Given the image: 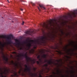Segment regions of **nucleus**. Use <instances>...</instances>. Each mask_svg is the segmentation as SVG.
<instances>
[{
	"label": "nucleus",
	"instance_id": "0eeeda50",
	"mask_svg": "<svg viewBox=\"0 0 77 77\" xmlns=\"http://www.w3.org/2000/svg\"><path fill=\"white\" fill-rule=\"evenodd\" d=\"M25 33L26 34H28V35H29L32 36L33 34L35 33L36 32L34 31H26Z\"/></svg>",
	"mask_w": 77,
	"mask_h": 77
},
{
	"label": "nucleus",
	"instance_id": "c756f323",
	"mask_svg": "<svg viewBox=\"0 0 77 77\" xmlns=\"http://www.w3.org/2000/svg\"><path fill=\"white\" fill-rule=\"evenodd\" d=\"M60 54H63V53H62L61 51L60 52Z\"/></svg>",
	"mask_w": 77,
	"mask_h": 77
},
{
	"label": "nucleus",
	"instance_id": "423d86ee",
	"mask_svg": "<svg viewBox=\"0 0 77 77\" xmlns=\"http://www.w3.org/2000/svg\"><path fill=\"white\" fill-rule=\"evenodd\" d=\"M27 53H26L25 54H20V56H23V57H24L26 59V61L27 62H29L30 60L32 61V60L30 58L28 57L27 55Z\"/></svg>",
	"mask_w": 77,
	"mask_h": 77
},
{
	"label": "nucleus",
	"instance_id": "ddd939ff",
	"mask_svg": "<svg viewBox=\"0 0 77 77\" xmlns=\"http://www.w3.org/2000/svg\"><path fill=\"white\" fill-rule=\"evenodd\" d=\"M3 59L6 62H7L8 63V58L7 57H6L5 56H3Z\"/></svg>",
	"mask_w": 77,
	"mask_h": 77
},
{
	"label": "nucleus",
	"instance_id": "a19ab883",
	"mask_svg": "<svg viewBox=\"0 0 77 77\" xmlns=\"http://www.w3.org/2000/svg\"><path fill=\"white\" fill-rule=\"evenodd\" d=\"M62 77H64V76L63 75H62Z\"/></svg>",
	"mask_w": 77,
	"mask_h": 77
},
{
	"label": "nucleus",
	"instance_id": "f704fd0d",
	"mask_svg": "<svg viewBox=\"0 0 77 77\" xmlns=\"http://www.w3.org/2000/svg\"><path fill=\"white\" fill-rule=\"evenodd\" d=\"M54 21H55V22H56V21H57V20L54 19Z\"/></svg>",
	"mask_w": 77,
	"mask_h": 77
},
{
	"label": "nucleus",
	"instance_id": "c03bdc74",
	"mask_svg": "<svg viewBox=\"0 0 77 77\" xmlns=\"http://www.w3.org/2000/svg\"><path fill=\"white\" fill-rule=\"evenodd\" d=\"M70 51V50H68V51Z\"/></svg>",
	"mask_w": 77,
	"mask_h": 77
},
{
	"label": "nucleus",
	"instance_id": "473e14b6",
	"mask_svg": "<svg viewBox=\"0 0 77 77\" xmlns=\"http://www.w3.org/2000/svg\"><path fill=\"white\" fill-rule=\"evenodd\" d=\"M30 42H34V40H30Z\"/></svg>",
	"mask_w": 77,
	"mask_h": 77
},
{
	"label": "nucleus",
	"instance_id": "8fccbe9b",
	"mask_svg": "<svg viewBox=\"0 0 77 77\" xmlns=\"http://www.w3.org/2000/svg\"><path fill=\"white\" fill-rule=\"evenodd\" d=\"M67 72H68V71H67Z\"/></svg>",
	"mask_w": 77,
	"mask_h": 77
},
{
	"label": "nucleus",
	"instance_id": "f8f14e48",
	"mask_svg": "<svg viewBox=\"0 0 77 77\" xmlns=\"http://www.w3.org/2000/svg\"><path fill=\"white\" fill-rule=\"evenodd\" d=\"M15 40L16 42V45H20V41H19V40L17 39H15Z\"/></svg>",
	"mask_w": 77,
	"mask_h": 77
},
{
	"label": "nucleus",
	"instance_id": "4be33fe9",
	"mask_svg": "<svg viewBox=\"0 0 77 77\" xmlns=\"http://www.w3.org/2000/svg\"><path fill=\"white\" fill-rule=\"evenodd\" d=\"M21 71H22V69H21L18 72L19 74H21Z\"/></svg>",
	"mask_w": 77,
	"mask_h": 77
},
{
	"label": "nucleus",
	"instance_id": "de8ad7c7",
	"mask_svg": "<svg viewBox=\"0 0 77 77\" xmlns=\"http://www.w3.org/2000/svg\"><path fill=\"white\" fill-rule=\"evenodd\" d=\"M76 46H77L76 47H77V45H76Z\"/></svg>",
	"mask_w": 77,
	"mask_h": 77
},
{
	"label": "nucleus",
	"instance_id": "09e8293b",
	"mask_svg": "<svg viewBox=\"0 0 77 77\" xmlns=\"http://www.w3.org/2000/svg\"><path fill=\"white\" fill-rule=\"evenodd\" d=\"M66 77H68V75H67V76H66Z\"/></svg>",
	"mask_w": 77,
	"mask_h": 77
},
{
	"label": "nucleus",
	"instance_id": "f3484780",
	"mask_svg": "<svg viewBox=\"0 0 77 77\" xmlns=\"http://www.w3.org/2000/svg\"><path fill=\"white\" fill-rule=\"evenodd\" d=\"M34 50L32 49L31 51H29V53L30 54H34Z\"/></svg>",
	"mask_w": 77,
	"mask_h": 77
},
{
	"label": "nucleus",
	"instance_id": "37998d69",
	"mask_svg": "<svg viewBox=\"0 0 77 77\" xmlns=\"http://www.w3.org/2000/svg\"><path fill=\"white\" fill-rule=\"evenodd\" d=\"M62 33L63 34V32H62Z\"/></svg>",
	"mask_w": 77,
	"mask_h": 77
},
{
	"label": "nucleus",
	"instance_id": "1a4fd4ad",
	"mask_svg": "<svg viewBox=\"0 0 77 77\" xmlns=\"http://www.w3.org/2000/svg\"><path fill=\"white\" fill-rule=\"evenodd\" d=\"M45 62H48V63L50 65H51L52 64H53V62H52V60H51L48 61L45 60Z\"/></svg>",
	"mask_w": 77,
	"mask_h": 77
},
{
	"label": "nucleus",
	"instance_id": "393cba45",
	"mask_svg": "<svg viewBox=\"0 0 77 77\" xmlns=\"http://www.w3.org/2000/svg\"><path fill=\"white\" fill-rule=\"evenodd\" d=\"M36 63H37V64H38V65H40L39 64V62L38 61H36Z\"/></svg>",
	"mask_w": 77,
	"mask_h": 77
},
{
	"label": "nucleus",
	"instance_id": "bb28decb",
	"mask_svg": "<svg viewBox=\"0 0 77 77\" xmlns=\"http://www.w3.org/2000/svg\"><path fill=\"white\" fill-rule=\"evenodd\" d=\"M32 61H33V63H35L36 62V61H35V60H33Z\"/></svg>",
	"mask_w": 77,
	"mask_h": 77
},
{
	"label": "nucleus",
	"instance_id": "b1692460",
	"mask_svg": "<svg viewBox=\"0 0 77 77\" xmlns=\"http://www.w3.org/2000/svg\"><path fill=\"white\" fill-rule=\"evenodd\" d=\"M57 73L58 74H59V73H60V72L59 71V70H57Z\"/></svg>",
	"mask_w": 77,
	"mask_h": 77
},
{
	"label": "nucleus",
	"instance_id": "20e7f679",
	"mask_svg": "<svg viewBox=\"0 0 77 77\" xmlns=\"http://www.w3.org/2000/svg\"><path fill=\"white\" fill-rule=\"evenodd\" d=\"M25 66L26 68V69L24 70V72H26L29 73L31 77H35L36 75L32 73H30V68L29 67H28L27 65L25 64Z\"/></svg>",
	"mask_w": 77,
	"mask_h": 77
},
{
	"label": "nucleus",
	"instance_id": "aec40b11",
	"mask_svg": "<svg viewBox=\"0 0 77 77\" xmlns=\"http://www.w3.org/2000/svg\"><path fill=\"white\" fill-rule=\"evenodd\" d=\"M28 42H28V40H26V42L24 41L23 42V44H27Z\"/></svg>",
	"mask_w": 77,
	"mask_h": 77
},
{
	"label": "nucleus",
	"instance_id": "a211bd4d",
	"mask_svg": "<svg viewBox=\"0 0 77 77\" xmlns=\"http://www.w3.org/2000/svg\"><path fill=\"white\" fill-rule=\"evenodd\" d=\"M42 57L43 59H46V58H47V55L44 54L42 56Z\"/></svg>",
	"mask_w": 77,
	"mask_h": 77
},
{
	"label": "nucleus",
	"instance_id": "cd10ccee",
	"mask_svg": "<svg viewBox=\"0 0 77 77\" xmlns=\"http://www.w3.org/2000/svg\"><path fill=\"white\" fill-rule=\"evenodd\" d=\"M66 58H67V59H69V57L68 56H66Z\"/></svg>",
	"mask_w": 77,
	"mask_h": 77
},
{
	"label": "nucleus",
	"instance_id": "6ab92c4d",
	"mask_svg": "<svg viewBox=\"0 0 77 77\" xmlns=\"http://www.w3.org/2000/svg\"><path fill=\"white\" fill-rule=\"evenodd\" d=\"M43 67H44L45 68H46V69H47V67L48 66V64H45L43 65Z\"/></svg>",
	"mask_w": 77,
	"mask_h": 77
},
{
	"label": "nucleus",
	"instance_id": "e433bc0d",
	"mask_svg": "<svg viewBox=\"0 0 77 77\" xmlns=\"http://www.w3.org/2000/svg\"><path fill=\"white\" fill-rule=\"evenodd\" d=\"M20 9L21 11H22L23 10L21 8H20Z\"/></svg>",
	"mask_w": 77,
	"mask_h": 77
},
{
	"label": "nucleus",
	"instance_id": "7ed1b4c3",
	"mask_svg": "<svg viewBox=\"0 0 77 77\" xmlns=\"http://www.w3.org/2000/svg\"><path fill=\"white\" fill-rule=\"evenodd\" d=\"M13 36L12 35H9V36H8V37L6 36V35H5L4 36V35H3L2 36V38H5V39H6V38H7L8 39L7 41L8 42V44H9V45H10V44H12V39L11 38V37H12Z\"/></svg>",
	"mask_w": 77,
	"mask_h": 77
},
{
	"label": "nucleus",
	"instance_id": "f03ea898",
	"mask_svg": "<svg viewBox=\"0 0 77 77\" xmlns=\"http://www.w3.org/2000/svg\"><path fill=\"white\" fill-rule=\"evenodd\" d=\"M54 24V22H53V21L52 20H51L50 21H48V23H47V24H46L45 23H43L42 24L40 25L43 28H48V26H53Z\"/></svg>",
	"mask_w": 77,
	"mask_h": 77
},
{
	"label": "nucleus",
	"instance_id": "2f4dec72",
	"mask_svg": "<svg viewBox=\"0 0 77 77\" xmlns=\"http://www.w3.org/2000/svg\"><path fill=\"white\" fill-rule=\"evenodd\" d=\"M24 22H23L22 23V25H24Z\"/></svg>",
	"mask_w": 77,
	"mask_h": 77
},
{
	"label": "nucleus",
	"instance_id": "dca6fc26",
	"mask_svg": "<svg viewBox=\"0 0 77 77\" xmlns=\"http://www.w3.org/2000/svg\"><path fill=\"white\" fill-rule=\"evenodd\" d=\"M37 59L38 60L40 61V62H42V60L40 58V55H39L37 57Z\"/></svg>",
	"mask_w": 77,
	"mask_h": 77
},
{
	"label": "nucleus",
	"instance_id": "7c9ffc66",
	"mask_svg": "<svg viewBox=\"0 0 77 77\" xmlns=\"http://www.w3.org/2000/svg\"><path fill=\"white\" fill-rule=\"evenodd\" d=\"M38 10L40 11H41V9H40V8H39V7H38Z\"/></svg>",
	"mask_w": 77,
	"mask_h": 77
},
{
	"label": "nucleus",
	"instance_id": "39448f33",
	"mask_svg": "<svg viewBox=\"0 0 77 77\" xmlns=\"http://www.w3.org/2000/svg\"><path fill=\"white\" fill-rule=\"evenodd\" d=\"M47 39V37L46 36H42L41 37H40V39H38L37 41L38 43L39 44V42L40 43H43L45 41V39Z\"/></svg>",
	"mask_w": 77,
	"mask_h": 77
},
{
	"label": "nucleus",
	"instance_id": "4c0bfd02",
	"mask_svg": "<svg viewBox=\"0 0 77 77\" xmlns=\"http://www.w3.org/2000/svg\"><path fill=\"white\" fill-rule=\"evenodd\" d=\"M7 2H8V3H9V0H7Z\"/></svg>",
	"mask_w": 77,
	"mask_h": 77
},
{
	"label": "nucleus",
	"instance_id": "9b49d317",
	"mask_svg": "<svg viewBox=\"0 0 77 77\" xmlns=\"http://www.w3.org/2000/svg\"><path fill=\"white\" fill-rule=\"evenodd\" d=\"M32 46V43H29L27 45H26V47L27 48V50H29L30 48V47Z\"/></svg>",
	"mask_w": 77,
	"mask_h": 77
},
{
	"label": "nucleus",
	"instance_id": "4468645a",
	"mask_svg": "<svg viewBox=\"0 0 77 77\" xmlns=\"http://www.w3.org/2000/svg\"><path fill=\"white\" fill-rule=\"evenodd\" d=\"M14 73L13 74L14 75H11V77H17V73L14 71H13Z\"/></svg>",
	"mask_w": 77,
	"mask_h": 77
},
{
	"label": "nucleus",
	"instance_id": "2eb2a0df",
	"mask_svg": "<svg viewBox=\"0 0 77 77\" xmlns=\"http://www.w3.org/2000/svg\"><path fill=\"white\" fill-rule=\"evenodd\" d=\"M39 6L42 9H45V8L44 7V5L42 4H39Z\"/></svg>",
	"mask_w": 77,
	"mask_h": 77
},
{
	"label": "nucleus",
	"instance_id": "79ce46f5",
	"mask_svg": "<svg viewBox=\"0 0 77 77\" xmlns=\"http://www.w3.org/2000/svg\"><path fill=\"white\" fill-rule=\"evenodd\" d=\"M22 49H23V48H20V50H22Z\"/></svg>",
	"mask_w": 77,
	"mask_h": 77
},
{
	"label": "nucleus",
	"instance_id": "5701e85b",
	"mask_svg": "<svg viewBox=\"0 0 77 77\" xmlns=\"http://www.w3.org/2000/svg\"><path fill=\"white\" fill-rule=\"evenodd\" d=\"M75 42H74L72 41L71 43L70 44H71V45H72V44H75Z\"/></svg>",
	"mask_w": 77,
	"mask_h": 77
},
{
	"label": "nucleus",
	"instance_id": "49530a36",
	"mask_svg": "<svg viewBox=\"0 0 77 77\" xmlns=\"http://www.w3.org/2000/svg\"><path fill=\"white\" fill-rule=\"evenodd\" d=\"M2 18H3V17H2Z\"/></svg>",
	"mask_w": 77,
	"mask_h": 77
},
{
	"label": "nucleus",
	"instance_id": "ea45409f",
	"mask_svg": "<svg viewBox=\"0 0 77 77\" xmlns=\"http://www.w3.org/2000/svg\"><path fill=\"white\" fill-rule=\"evenodd\" d=\"M40 77H42V76H41V75H40Z\"/></svg>",
	"mask_w": 77,
	"mask_h": 77
},
{
	"label": "nucleus",
	"instance_id": "58836bf2",
	"mask_svg": "<svg viewBox=\"0 0 77 77\" xmlns=\"http://www.w3.org/2000/svg\"><path fill=\"white\" fill-rule=\"evenodd\" d=\"M71 68L72 69H73V67H71Z\"/></svg>",
	"mask_w": 77,
	"mask_h": 77
},
{
	"label": "nucleus",
	"instance_id": "3c124183",
	"mask_svg": "<svg viewBox=\"0 0 77 77\" xmlns=\"http://www.w3.org/2000/svg\"><path fill=\"white\" fill-rule=\"evenodd\" d=\"M57 61H58V60H57Z\"/></svg>",
	"mask_w": 77,
	"mask_h": 77
},
{
	"label": "nucleus",
	"instance_id": "9d476101",
	"mask_svg": "<svg viewBox=\"0 0 77 77\" xmlns=\"http://www.w3.org/2000/svg\"><path fill=\"white\" fill-rule=\"evenodd\" d=\"M0 45L1 46V48L2 50L3 49V48L5 46V43L2 44L1 42H0Z\"/></svg>",
	"mask_w": 77,
	"mask_h": 77
},
{
	"label": "nucleus",
	"instance_id": "412c9836",
	"mask_svg": "<svg viewBox=\"0 0 77 77\" xmlns=\"http://www.w3.org/2000/svg\"><path fill=\"white\" fill-rule=\"evenodd\" d=\"M31 3L32 4V6H35V3L32 2H31Z\"/></svg>",
	"mask_w": 77,
	"mask_h": 77
},
{
	"label": "nucleus",
	"instance_id": "a18cd8bd",
	"mask_svg": "<svg viewBox=\"0 0 77 77\" xmlns=\"http://www.w3.org/2000/svg\"><path fill=\"white\" fill-rule=\"evenodd\" d=\"M66 49H67V48L66 47Z\"/></svg>",
	"mask_w": 77,
	"mask_h": 77
},
{
	"label": "nucleus",
	"instance_id": "a878e982",
	"mask_svg": "<svg viewBox=\"0 0 77 77\" xmlns=\"http://www.w3.org/2000/svg\"><path fill=\"white\" fill-rule=\"evenodd\" d=\"M73 14L74 15H75V14H77V13L73 12Z\"/></svg>",
	"mask_w": 77,
	"mask_h": 77
},
{
	"label": "nucleus",
	"instance_id": "c9c22d12",
	"mask_svg": "<svg viewBox=\"0 0 77 77\" xmlns=\"http://www.w3.org/2000/svg\"><path fill=\"white\" fill-rule=\"evenodd\" d=\"M53 73L54 74H56V73H55V72H53Z\"/></svg>",
	"mask_w": 77,
	"mask_h": 77
},
{
	"label": "nucleus",
	"instance_id": "72a5a7b5",
	"mask_svg": "<svg viewBox=\"0 0 77 77\" xmlns=\"http://www.w3.org/2000/svg\"><path fill=\"white\" fill-rule=\"evenodd\" d=\"M13 53H14V54H17V53H16V52H13Z\"/></svg>",
	"mask_w": 77,
	"mask_h": 77
},
{
	"label": "nucleus",
	"instance_id": "6e6552de",
	"mask_svg": "<svg viewBox=\"0 0 77 77\" xmlns=\"http://www.w3.org/2000/svg\"><path fill=\"white\" fill-rule=\"evenodd\" d=\"M11 63L12 65H14L15 68H18V65L17 63H15L14 62V61L12 60L11 61Z\"/></svg>",
	"mask_w": 77,
	"mask_h": 77
},
{
	"label": "nucleus",
	"instance_id": "f257e3e1",
	"mask_svg": "<svg viewBox=\"0 0 77 77\" xmlns=\"http://www.w3.org/2000/svg\"><path fill=\"white\" fill-rule=\"evenodd\" d=\"M4 71H3V69L2 68H0V77H6L8 74L10 72V69H8L5 68Z\"/></svg>",
	"mask_w": 77,
	"mask_h": 77
},
{
	"label": "nucleus",
	"instance_id": "c85d7f7f",
	"mask_svg": "<svg viewBox=\"0 0 77 77\" xmlns=\"http://www.w3.org/2000/svg\"><path fill=\"white\" fill-rule=\"evenodd\" d=\"M33 69H34V71H36V68H34Z\"/></svg>",
	"mask_w": 77,
	"mask_h": 77
}]
</instances>
